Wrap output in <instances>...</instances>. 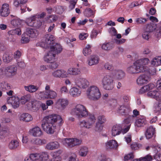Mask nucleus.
I'll list each match as a JSON object with an SVG mask.
<instances>
[{"label": "nucleus", "instance_id": "4", "mask_svg": "<svg viewBox=\"0 0 161 161\" xmlns=\"http://www.w3.org/2000/svg\"><path fill=\"white\" fill-rule=\"evenodd\" d=\"M88 98L91 100L97 101L101 97V93L98 87L92 86L89 87L86 91Z\"/></svg>", "mask_w": 161, "mask_h": 161}, {"label": "nucleus", "instance_id": "14", "mask_svg": "<svg viewBox=\"0 0 161 161\" xmlns=\"http://www.w3.org/2000/svg\"><path fill=\"white\" fill-rule=\"evenodd\" d=\"M49 48L50 51L56 54L60 53L63 49L62 46L59 44L57 43H55L54 45H51Z\"/></svg>", "mask_w": 161, "mask_h": 161}, {"label": "nucleus", "instance_id": "3", "mask_svg": "<svg viewBox=\"0 0 161 161\" xmlns=\"http://www.w3.org/2000/svg\"><path fill=\"white\" fill-rule=\"evenodd\" d=\"M22 21V20L17 18L14 19L11 21L10 26L12 28H17L9 31L8 32L9 36L7 39L9 41L11 42H15L16 39L14 37L16 35L19 36L21 34V30L19 26Z\"/></svg>", "mask_w": 161, "mask_h": 161}, {"label": "nucleus", "instance_id": "50", "mask_svg": "<svg viewBox=\"0 0 161 161\" xmlns=\"http://www.w3.org/2000/svg\"><path fill=\"white\" fill-rule=\"evenodd\" d=\"M91 47L89 45H87L83 50V53L85 56H87L90 54L91 53Z\"/></svg>", "mask_w": 161, "mask_h": 161}, {"label": "nucleus", "instance_id": "28", "mask_svg": "<svg viewBox=\"0 0 161 161\" xmlns=\"http://www.w3.org/2000/svg\"><path fill=\"white\" fill-rule=\"evenodd\" d=\"M17 70V67L15 66H8L5 69L7 74L8 75H15L16 73Z\"/></svg>", "mask_w": 161, "mask_h": 161}, {"label": "nucleus", "instance_id": "20", "mask_svg": "<svg viewBox=\"0 0 161 161\" xmlns=\"http://www.w3.org/2000/svg\"><path fill=\"white\" fill-rule=\"evenodd\" d=\"M146 124L147 121L145 119L143 116H141L139 117L138 119L136 121L135 125L137 127H141L144 126Z\"/></svg>", "mask_w": 161, "mask_h": 161}, {"label": "nucleus", "instance_id": "41", "mask_svg": "<svg viewBox=\"0 0 161 161\" xmlns=\"http://www.w3.org/2000/svg\"><path fill=\"white\" fill-rule=\"evenodd\" d=\"M31 97L29 94L25 95L21 97L20 100V102L22 104H25L30 100Z\"/></svg>", "mask_w": 161, "mask_h": 161}, {"label": "nucleus", "instance_id": "17", "mask_svg": "<svg viewBox=\"0 0 161 161\" xmlns=\"http://www.w3.org/2000/svg\"><path fill=\"white\" fill-rule=\"evenodd\" d=\"M68 104L69 101L66 98H59L56 102V104L59 106L62 109L65 108Z\"/></svg>", "mask_w": 161, "mask_h": 161}, {"label": "nucleus", "instance_id": "5", "mask_svg": "<svg viewBox=\"0 0 161 161\" xmlns=\"http://www.w3.org/2000/svg\"><path fill=\"white\" fill-rule=\"evenodd\" d=\"M114 79L113 77L109 75L104 76L102 80V83L104 89L110 90L113 89Z\"/></svg>", "mask_w": 161, "mask_h": 161}, {"label": "nucleus", "instance_id": "7", "mask_svg": "<svg viewBox=\"0 0 161 161\" xmlns=\"http://www.w3.org/2000/svg\"><path fill=\"white\" fill-rule=\"evenodd\" d=\"M130 128L129 125L127 126L126 128L123 129L121 125H114L112 129V134L114 136L119 135L121 132L124 134L127 132Z\"/></svg>", "mask_w": 161, "mask_h": 161}, {"label": "nucleus", "instance_id": "37", "mask_svg": "<svg viewBox=\"0 0 161 161\" xmlns=\"http://www.w3.org/2000/svg\"><path fill=\"white\" fill-rule=\"evenodd\" d=\"M31 142L36 145H42L45 144L46 143V141L45 140H41L39 138H34L31 140Z\"/></svg>", "mask_w": 161, "mask_h": 161}, {"label": "nucleus", "instance_id": "60", "mask_svg": "<svg viewBox=\"0 0 161 161\" xmlns=\"http://www.w3.org/2000/svg\"><path fill=\"white\" fill-rule=\"evenodd\" d=\"M49 63L50 64H49V66L52 69H56L58 66V65L56 62H55V61H53L52 63Z\"/></svg>", "mask_w": 161, "mask_h": 161}, {"label": "nucleus", "instance_id": "39", "mask_svg": "<svg viewBox=\"0 0 161 161\" xmlns=\"http://www.w3.org/2000/svg\"><path fill=\"white\" fill-rule=\"evenodd\" d=\"M113 44L110 42H105L101 46L102 49L105 51H109L113 47Z\"/></svg>", "mask_w": 161, "mask_h": 161}, {"label": "nucleus", "instance_id": "22", "mask_svg": "<svg viewBox=\"0 0 161 161\" xmlns=\"http://www.w3.org/2000/svg\"><path fill=\"white\" fill-rule=\"evenodd\" d=\"M155 128L153 126H150L147 128L145 132V136L147 139H149L152 137L155 132Z\"/></svg>", "mask_w": 161, "mask_h": 161}, {"label": "nucleus", "instance_id": "19", "mask_svg": "<svg viewBox=\"0 0 161 161\" xmlns=\"http://www.w3.org/2000/svg\"><path fill=\"white\" fill-rule=\"evenodd\" d=\"M11 88L10 85L9 84L5 82L2 81L0 83V97H1L2 93Z\"/></svg>", "mask_w": 161, "mask_h": 161}, {"label": "nucleus", "instance_id": "25", "mask_svg": "<svg viewBox=\"0 0 161 161\" xmlns=\"http://www.w3.org/2000/svg\"><path fill=\"white\" fill-rule=\"evenodd\" d=\"M117 147V142L115 140H110L106 143V147L107 149L116 148Z\"/></svg>", "mask_w": 161, "mask_h": 161}, {"label": "nucleus", "instance_id": "9", "mask_svg": "<svg viewBox=\"0 0 161 161\" xmlns=\"http://www.w3.org/2000/svg\"><path fill=\"white\" fill-rule=\"evenodd\" d=\"M75 82L76 86L80 88H86L89 85L88 81L86 79L80 76L76 77Z\"/></svg>", "mask_w": 161, "mask_h": 161}, {"label": "nucleus", "instance_id": "45", "mask_svg": "<svg viewBox=\"0 0 161 161\" xmlns=\"http://www.w3.org/2000/svg\"><path fill=\"white\" fill-rule=\"evenodd\" d=\"M147 21V19L142 17L138 18L135 19L136 23L137 25H144Z\"/></svg>", "mask_w": 161, "mask_h": 161}, {"label": "nucleus", "instance_id": "12", "mask_svg": "<svg viewBox=\"0 0 161 161\" xmlns=\"http://www.w3.org/2000/svg\"><path fill=\"white\" fill-rule=\"evenodd\" d=\"M19 100H20L18 97L13 96L8 98V102L12 105L14 108H16L19 106Z\"/></svg>", "mask_w": 161, "mask_h": 161}, {"label": "nucleus", "instance_id": "62", "mask_svg": "<svg viewBox=\"0 0 161 161\" xmlns=\"http://www.w3.org/2000/svg\"><path fill=\"white\" fill-rule=\"evenodd\" d=\"M99 123L97 122L96 124V125L95 127V130L96 131H100L102 130V126Z\"/></svg>", "mask_w": 161, "mask_h": 161}, {"label": "nucleus", "instance_id": "63", "mask_svg": "<svg viewBox=\"0 0 161 161\" xmlns=\"http://www.w3.org/2000/svg\"><path fill=\"white\" fill-rule=\"evenodd\" d=\"M88 36L87 34L85 33H80L79 35V38L81 40H83L86 39Z\"/></svg>", "mask_w": 161, "mask_h": 161}, {"label": "nucleus", "instance_id": "46", "mask_svg": "<svg viewBox=\"0 0 161 161\" xmlns=\"http://www.w3.org/2000/svg\"><path fill=\"white\" fill-rule=\"evenodd\" d=\"M149 62V59L147 58L141 59L137 60V63L138 64H141L143 66L148 64Z\"/></svg>", "mask_w": 161, "mask_h": 161}, {"label": "nucleus", "instance_id": "47", "mask_svg": "<svg viewBox=\"0 0 161 161\" xmlns=\"http://www.w3.org/2000/svg\"><path fill=\"white\" fill-rule=\"evenodd\" d=\"M136 68V67L134 64V65L128 67L127 69V71L130 74H137Z\"/></svg>", "mask_w": 161, "mask_h": 161}, {"label": "nucleus", "instance_id": "55", "mask_svg": "<svg viewBox=\"0 0 161 161\" xmlns=\"http://www.w3.org/2000/svg\"><path fill=\"white\" fill-rule=\"evenodd\" d=\"M33 27H35L36 28H39L42 25V22L40 20H37L34 21L33 24Z\"/></svg>", "mask_w": 161, "mask_h": 161}, {"label": "nucleus", "instance_id": "49", "mask_svg": "<svg viewBox=\"0 0 161 161\" xmlns=\"http://www.w3.org/2000/svg\"><path fill=\"white\" fill-rule=\"evenodd\" d=\"M29 158L32 161H36L37 160H39V153H31L30 154Z\"/></svg>", "mask_w": 161, "mask_h": 161}, {"label": "nucleus", "instance_id": "18", "mask_svg": "<svg viewBox=\"0 0 161 161\" xmlns=\"http://www.w3.org/2000/svg\"><path fill=\"white\" fill-rule=\"evenodd\" d=\"M26 33L27 36L31 37H36L38 35L37 30L29 27L26 28Z\"/></svg>", "mask_w": 161, "mask_h": 161}, {"label": "nucleus", "instance_id": "21", "mask_svg": "<svg viewBox=\"0 0 161 161\" xmlns=\"http://www.w3.org/2000/svg\"><path fill=\"white\" fill-rule=\"evenodd\" d=\"M9 13V5L8 4L4 3L2 5L1 9L0 14L3 17L7 16Z\"/></svg>", "mask_w": 161, "mask_h": 161}, {"label": "nucleus", "instance_id": "38", "mask_svg": "<svg viewBox=\"0 0 161 161\" xmlns=\"http://www.w3.org/2000/svg\"><path fill=\"white\" fill-rule=\"evenodd\" d=\"M89 151L88 148L85 146L80 147L79 151V155L82 157H85Z\"/></svg>", "mask_w": 161, "mask_h": 161}, {"label": "nucleus", "instance_id": "51", "mask_svg": "<svg viewBox=\"0 0 161 161\" xmlns=\"http://www.w3.org/2000/svg\"><path fill=\"white\" fill-rule=\"evenodd\" d=\"M159 92L158 91L155 90L153 91H150L148 93V95L152 97L155 98L159 96Z\"/></svg>", "mask_w": 161, "mask_h": 161}, {"label": "nucleus", "instance_id": "64", "mask_svg": "<svg viewBox=\"0 0 161 161\" xmlns=\"http://www.w3.org/2000/svg\"><path fill=\"white\" fill-rule=\"evenodd\" d=\"M58 17L55 15H51L49 17V19L51 22H54L57 20Z\"/></svg>", "mask_w": 161, "mask_h": 161}, {"label": "nucleus", "instance_id": "40", "mask_svg": "<svg viewBox=\"0 0 161 161\" xmlns=\"http://www.w3.org/2000/svg\"><path fill=\"white\" fill-rule=\"evenodd\" d=\"M146 28L145 29V31H147L150 33L152 32L156 28L155 25L153 24L150 23L147 24L146 25Z\"/></svg>", "mask_w": 161, "mask_h": 161}, {"label": "nucleus", "instance_id": "8", "mask_svg": "<svg viewBox=\"0 0 161 161\" xmlns=\"http://www.w3.org/2000/svg\"><path fill=\"white\" fill-rule=\"evenodd\" d=\"M37 93L41 98L43 99H55L57 96V93L52 90L47 92H41Z\"/></svg>", "mask_w": 161, "mask_h": 161}, {"label": "nucleus", "instance_id": "16", "mask_svg": "<svg viewBox=\"0 0 161 161\" xmlns=\"http://www.w3.org/2000/svg\"><path fill=\"white\" fill-rule=\"evenodd\" d=\"M31 134L35 137H39L42 135L43 132L40 127L36 126L30 130Z\"/></svg>", "mask_w": 161, "mask_h": 161}, {"label": "nucleus", "instance_id": "11", "mask_svg": "<svg viewBox=\"0 0 161 161\" xmlns=\"http://www.w3.org/2000/svg\"><path fill=\"white\" fill-rule=\"evenodd\" d=\"M130 111L129 107L127 105L122 104L119 106L117 112L122 115H127Z\"/></svg>", "mask_w": 161, "mask_h": 161}, {"label": "nucleus", "instance_id": "36", "mask_svg": "<svg viewBox=\"0 0 161 161\" xmlns=\"http://www.w3.org/2000/svg\"><path fill=\"white\" fill-rule=\"evenodd\" d=\"M151 64L153 66L161 65V56H158L154 58L151 62Z\"/></svg>", "mask_w": 161, "mask_h": 161}, {"label": "nucleus", "instance_id": "15", "mask_svg": "<svg viewBox=\"0 0 161 161\" xmlns=\"http://www.w3.org/2000/svg\"><path fill=\"white\" fill-rule=\"evenodd\" d=\"M56 55V54L50 50L47 54L45 55L44 57V60L47 63H52L53 61H55Z\"/></svg>", "mask_w": 161, "mask_h": 161}, {"label": "nucleus", "instance_id": "30", "mask_svg": "<svg viewBox=\"0 0 161 161\" xmlns=\"http://www.w3.org/2000/svg\"><path fill=\"white\" fill-rule=\"evenodd\" d=\"M68 70L69 75H80L81 73L80 69L78 68H70Z\"/></svg>", "mask_w": 161, "mask_h": 161}, {"label": "nucleus", "instance_id": "2", "mask_svg": "<svg viewBox=\"0 0 161 161\" xmlns=\"http://www.w3.org/2000/svg\"><path fill=\"white\" fill-rule=\"evenodd\" d=\"M62 119L59 115L52 114L46 116L43 119L41 125L43 130L49 134H52L54 132V124L58 122L61 124Z\"/></svg>", "mask_w": 161, "mask_h": 161}, {"label": "nucleus", "instance_id": "57", "mask_svg": "<svg viewBox=\"0 0 161 161\" xmlns=\"http://www.w3.org/2000/svg\"><path fill=\"white\" fill-rule=\"evenodd\" d=\"M60 69L57 70L52 73V75L54 77L60 78Z\"/></svg>", "mask_w": 161, "mask_h": 161}, {"label": "nucleus", "instance_id": "42", "mask_svg": "<svg viewBox=\"0 0 161 161\" xmlns=\"http://www.w3.org/2000/svg\"><path fill=\"white\" fill-rule=\"evenodd\" d=\"M114 73L116 78L119 80L121 79L125 76V73L121 70L115 71Z\"/></svg>", "mask_w": 161, "mask_h": 161}, {"label": "nucleus", "instance_id": "44", "mask_svg": "<svg viewBox=\"0 0 161 161\" xmlns=\"http://www.w3.org/2000/svg\"><path fill=\"white\" fill-rule=\"evenodd\" d=\"M153 111L155 113L159 114L161 112V101L154 105Z\"/></svg>", "mask_w": 161, "mask_h": 161}, {"label": "nucleus", "instance_id": "26", "mask_svg": "<svg viewBox=\"0 0 161 161\" xmlns=\"http://www.w3.org/2000/svg\"><path fill=\"white\" fill-rule=\"evenodd\" d=\"M24 89L25 91L31 93H33L38 90L39 87L37 86L30 85L28 86H24Z\"/></svg>", "mask_w": 161, "mask_h": 161}, {"label": "nucleus", "instance_id": "34", "mask_svg": "<svg viewBox=\"0 0 161 161\" xmlns=\"http://www.w3.org/2000/svg\"><path fill=\"white\" fill-rule=\"evenodd\" d=\"M19 142L18 141L13 140L9 143L8 147L11 150H14L19 147Z\"/></svg>", "mask_w": 161, "mask_h": 161}, {"label": "nucleus", "instance_id": "48", "mask_svg": "<svg viewBox=\"0 0 161 161\" xmlns=\"http://www.w3.org/2000/svg\"><path fill=\"white\" fill-rule=\"evenodd\" d=\"M28 0H15L14 2V5L18 7L19 5L24 4L27 2Z\"/></svg>", "mask_w": 161, "mask_h": 161}, {"label": "nucleus", "instance_id": "43", "mask_svg": "<svg viewBox=\"0 0 161 161\" xmlns=\"http://www.w3.org/2000/svg\"><path fill=\"white\" fill-rule=\"evenodd\" d=\"M39 160L47 161L49 158V156L46 152H43L39 153Z\"/></svg>", "mask_w": 161, "mask_h": 161}, {"label": "nucleus", "instance_id": "6", "mask_svg": "<svg viewBox=\"0 0 161 161\" xmlns=\"http://www.w3.org/2000/svg\"><path fill=\"white\" fill-rule=\"evenodd\" d=\"M62 142L65 146L72 147L80 144L81 141L77 138H64Z\"/></svg>", "mask_w": 161, "mask_h": 161}, {"label": "nucleus", "instance_id": "24", "mask_svg": "<svg viewBox=\"0 0 161 161\" xmlns=\"http://www.w3.org/2000/svg\"><path fill=\"white\" fill-rule=\"evenodd\" d=\"M99 60V58L97 56L92 55L88 60V64L90 66L96 64L98 63Z\"/></svg>", "mask_w": 161, "mask_h": 161}, {"label": "nucleus", "instance_id": "31", "mask_svg": "<svg viewBox=\"0 0 161 161\" xmlns=\"http://www.w3.org/2000/svg\"><path fill=\"white\" fill-rule=\"evenodd\" d=\"M134 64H135L136 67V73L143 72L147 71L146 68L142 65L138 64L137 63V61L134 63Z\"/></svg>", "mask_w": 161, "mask_h": 161}, {"label": "nucleus", "instance_id": "27", "mask_svg": "<svg viewBox=\"0 0 161 161\" xmlns=\"http://www.w3.org/2000/svg\"><path fill=\"white\" fill-rule=\"evenodd\" d=\"M70 94L73 97H77L79 96L81 94V91L78 88L74 87L70 90Z\"/></svg>", "mask_w": 161, "mask_h": 161}, {"label": "nucleus", "instance_id": "58", "mask_svg": "<svg viewBox=\"0 0 161 161\" xmlns=\"http://www.w3.org/2000/svg\"><path fill=\"white\" fill-rule=\"evenodd\" d=\"M30 103L31 108H36L38 104V102L34 99H32L31 100Z\"/></svg>", "mask_w": 161, "mask_h": 161}, {"label": "nucleus", "instance_id": "52", "mask_svg": "<svg viewBox=\"0 0 161 161\" xmlns=\"http://www.w3.org/2000/svg\"><path fill=\"white\" fill-rule=\"evenodd\" d=\"M152 159V156L149 154L139 158V161H151Z\"/></svg>", "mask_w": 161, "mask_h": 161}, {"label": "nucleus", "instance_id": "1", "mask_svg": "<svg viewBox=\"0 0 161 161\" xmlns=\"http://www.w3.org/2000/svg\"><path fill=\"white\" fill-rule=\"evenodd\" d=\"M71 114L79 119L87 117L86 120H83L80 122L79 125L81 128H91L96 120L94 115L89 112L86 107L82 104H78L74 106L71 110Z\"/></svg>", "mask_w": 161, "mask_h": 161}, {"label": "nucleus", "instance_id": "53", "mask_svg": "<svg viewBox=\"0 0 161 161\" xmlns=\"http://www.w3.org/2000/svg\"><path fill=\"white\" fill-rule=\"evenodd\" d=\"M60 78H66L69 76L68 70L67 71L63 69H60Z\"/></svg>", "mask_w": 161, "mask_h": 161}, {"label": "nucleus", "instance_id": "61", "mask_svg": "<svg viewBox=\"0 0 161 161\" xmlns=\"http://www.w3.org/2000/svg\"><path fill=\"white\" fill-rule=\"evenodd\" d=\"M104 67L106 69L112 70L113 69V67L112 65L108 63H106L104 65Z\"/></svg>", "mask_w": 161, "mask_h": 161}, {"label": "nucleus", "instance_id": "54", "mask_svg": "<svg viewBox=\"0 0 161 161\" xmlns=\"http://www.w3.org/2000/svg\"><path fill=\"white\" fill-rule=\"evenodd\" d=\"M98 122L100 124H103L106 121V119L103 115H100L98 117Z\"/></svg>", "mask_w": 161, "mask_h": 161}, {"label": "nucleus", "instance_id": "33", "mask_svg": "<svg viewBox=\"0 0 161 161\" xmlns=\"http://www.w3.org/2000/svg\"><path fill=\"white\" fill-rule=\"evenodd\" d=\"M36 19V16L33 15L26 18L25 21V23L27 25L33 27L34 21Z\"/></svg>", "mask_w": 161, "mask_h": 161}, {"label": "nucleus", "instance_id": "59", "mask_svg": "<svg viewBox=\"0 0 161 161\" xmlns=\"http://www.w3.org/2000/svg\"><path fill=\"white\" fill-rule=\"evenodd\" d=\"M149 33L150 32L144 30V31L142 34L143 38L146 40H148L150 37Z\"/></svg>", "mask_w": 161, "mask_h": 161}, {"label": "nucleus", "instance_id": "35", "mask_svg": "<svg viewBox=\"0 0 161 161\" xmlns=\"http://www.w3.org/2000/svg\"><path fill=\"white\" fill-rule=\"evenodd\" d=\"M3 60L4 62L8 63L12 59V54L7 52H5L3 56Z\"/></svg>", "mask_w": 161, "mask_h": 161}, {"label": "nucleus", "instance_id": "10", "mask_svg": "<svg viewBox=\"0 0 161 161\" xmlns=\"http://www.w3.org/2000/svg\"><path fill=\"white\" fill-rule=\"evenodd\" d=\"M45 42L43 43V47L45 48H49L51 45H54L55 43V38L52 35H47L45 36Z\"/></svg>", "mask_w": 161, "mask_h": 161}, {"label": "nucleus", "instance_id": "23", "mask_svg": "<svg viewBox=\"0 0 161 161\" xmlns=\"http://www.w3.org/2000/svg\"><path fill=\"white\" fill-rule=\"evenodd\" d=\"M155 86L152 83L149 84L147 85L142 87L139 90V93L142 94L147 91H150L153 89Z\"/></svg>", "mask_w": 161, "mask_h": 161}, {"label": "nucleus", "instance_id": "32", "mask_svg": "<svg viewBox=\"0 0 161 161\" xmlns=\"http://www.w3.org/2000/svg\"><path fill=\"white\" fill-rule=\"evenodd\" d=\"M47 149L53 150L58 148L59 147V144L57 142H54L48 143L46 146Z\"/></svg>", "mask_w": 161, "mask_h": 161}, {"label": "nucleus", "instance_id": "13", "mask_svg": "<svg viewBox=\"0 0 161 161\" xmlns=\"http://www.w3.org/2000/svg\"><path fill=\"white\" fill-rule=\"evenodd\" d=\"M150 76L149 75L143 74L139 76L136 80L137 84L142 85L144 84L147 83L150 80Z\"/></svg>", "mask_w": 161, "mask_h": 161}, {"label": "nucleus", "instance_id": "29", "mask_svg": "<svg viewBox=\"0 0 161 161\" xmlns=\"http://www.w3.org/2000/svg\"><path fill=\"white\" fill-rule=\"evenodd\" d=\"M33 119L32 116L29 114L24 113L22 114L20 117V120L28 122L31 121Z\"/></svg>", "mask_w": 161, "mask_h": 161}, {"label": "nucleus", "instance_id": "56", "mask_svg": "<svg viewBox=\"0 0 161 161\" xmlns=\"http://www.w3.org/2000/svg\"><path fill=\"white\" fill-rule=\"evenodd\" d=\"M26 36L25 34H23L22 35L21 40L23 43H27L30 41V38L28 37V36Z\"/></svg>", "mask_w": 161, "mask_h": 161}]
</instances>
